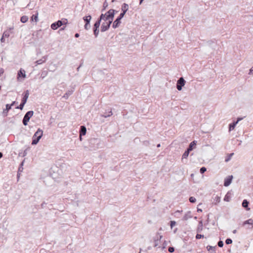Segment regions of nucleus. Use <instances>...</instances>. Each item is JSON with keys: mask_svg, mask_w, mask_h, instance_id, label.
<instances>
[{"mask_svg": "<svg viewBox=\"0 0 253 253\" xmlns=\"http://www.w3.org/2000/svg\"><path fill=\"white\" fill-rule=\"evenodd\" d=\"M197 211H198V212H202V209H199V208H198V209H197Z\"/></svg>", "mask_w": 253, "mask_h": 253, "instance_id": "53", "label": "nucleus"}, {"mask_svg": "<svg viewBox=\"0 0 253 253\" xmlns=\"http://www.w3.org/2000/svg\"><path fill=\"white\" fill-rule=\"evenodd\" d=\"M237 124V122H234L233 123L230 124L229 126V131L233 130Z\"/></svg>", "mask_w": 253, "mask_h": 253, "instance_id": "20", "label": "nucleus"}, {"mask_svg": "<svg viewBox=\"0 0 253 253\" xmlns=\"http://www.w3.org/2000/svg\"><path fill=\"white\" fill-rule=\"evenodd\" d=\"M203 230V222L202 221H200L199 222V224L197 229V232L198 233L201 232Z\"/></svg>", "mask_w": 253, "mask_h": 253, "instance_id": "17", "label": "nucleus"}, {"mask_svg": "<svg viewBox=\"0 0 253 253\" xmlns=\"http://www.w3.org/2000/svg\"><path fill=\"white\" fill-rule=\"evenodd\" d=\"M157 146V147H160V144H158Z\"/></svg>", "mask_w": 253, "mask_h": 253, "instance_id": "63", "label": "nucleus"}, {"mask_svg": "<svg viewBox=\"0 0 253 253\" xmlns=\"http://www.w3.org/2000/svg\"><path fill=\"white\" fill-rule=\"evenodd\" d=\"M128 5L126 3L122 4L121 9L122 12L120 13L119 16L114 21L112 27L114 29L118 27L121 24V20L124 17L128 9Z\"/></svg>", "mask_w": 253, "mask_h": 253, "instance_id": "1", "label": "nucleus"}, {"mask_svg": "<svg viewBox=\"0 0 253 253\" xmlns=\"http://www.w3.org/2000/svg\"><path fill=\"white\" fill-rule=\"evenodd\" d=\"M31 20L37 22L38 21V13H37L36 14L33 15L31 17Z\"/></svg>", "mask_w": 253, "mask_h": 253, "instance_id": "25", "label": "nucleus"}, {"mask_svg": "<svg viewBox=\"0 0 253 253\" xmlns=\"http://www.w3.org/2000/svg\"><path fill=\"white\" fill-rule=\"evenodd\" d=\"M100 23H101L100 19H98L94 23L93 28H99L100 25Z\"/></svg>", "mask_w": 253, "mask_h": 253, "instance_id": "27", "label": "nucleus"}, {"mask_svg": "<svg viewBox=\"0 0 253 253\" xmlns=\"http://www.w3.org/2000/svg\"><path fill=\"white\" fill-rule=\"evenodd\" d=\"M210 253H216L215 250H213L212 251H211Z\"/></svg>", "mask_w": 253, "mask_h": 253, "instance_id": "57", "label": "nucleus"}, {"mask_svg": "<svg viewBox=\"0 0 253 253\" xmlns=\"http://www.w3.org/2000/svg\"><path fill=\"white\" fill-rule=\"evenodd\" d=\"M217 245H218V247H219L221 248V247H222L223 246V245H224V244H223V241H219L218 242Z\"/></svg>", "mask_w": 253, "mask_h": 253, "instance_id": "41", "label": "nucleus"}, {"mask_svg": "<svg viewBox=\"0 0 253 253\" xmlns=\"http://www.w3.org/2000/svg\"><path fill=\"white\" fill-rule=\"evenodd\" d=\"M204 236L203 235H201V234H197L196 236V238L197 239H200L202 238H204Z\"/></svg>", "mask_w": 253, "mask_h": 253, "instance_id": "39", "label": "nucleus"}, {"mask_svg": "<svg viewBox=\"0 0 253 253\" xmlns=\"http://www.w3.org/2000/svg\"><path fill=\"white\" fill-rule=\"evenodd\" d=\"M84 21L85 23L89 24L90 20L91 19V16L90 15H88L87 16H85L83 18Z\"/></svg>", "mask_w": 253, "mask_h": 253, "instance_id": "19", "label": "nucleus"}, {"mask_svg": "<svg viewBox=\"0 0 253 253\" xmlns=\"http://www.w3.org/2000/svg\"><path fill=\"white\" fill-rule=\"evenodd\" d=\"M115 12H117L115 10H114V9H110L108 11H107L106 13H105V21H112V22L113 21V18H114V14H115Z\"/></svg>", "mask_w": 253, "mask_h": 253, "instance_id": "4", "label": "nucleus"}, {"mask_svg": "<svg viewBox=\"0 0 253 253\" xmlns=\"http://www.w3.org/2000/svg\"><path fill=\"white\" fill-rule=\"evenodd\" d=\"M247 224H250L252 226V227H253V220L252 219H249L244 221L243 223V225H245Z\"/></svg>", "mask_w": 253, "mask_h": 253, "instance_id": "23", "label": "nucleus"}, {"mask_svg": "<svg viewBox=\"0 0 253 253\" xmlns=\"http://www.w3.org/2000/svg\"><path fill=\"white\" fill-rule=\"evenodd\" d=\"M108 6V3L107 2L106 0H105L103 3V7L104 9H106V8Z\"/></svg>", "mask_w": 253, "mask_h": 253, "instance_id": "44", "label": "nucleus"}, {"mask_svg": "<svg viewBox=\"0 0 253 253\" xmlns=\"http://www.w3.org/2000/svg\"><path fill=\"white\" fill-rule=\"evenodd\" d=\"M18 77H22L23 78H25L26 74L24 71H22L21 70H19L18 72Z\"/></svg>", "mask_w": 253, "mask_h": 253, "instance_id": "21", "label": "nucleus"}, {"mask_svg": "<svg viewBox=\"0 0 253 253\" xmlns=\"http://www.w3.org/2000/svg\"><path fill=\"white\" fill-rule=\"evenodd\" d=\"M86 132V127L84 126H81L80 130V138L82 140V136L84 135Z\"/></svg>", "mask_w": 253, "mask_h": 253, "instance_id": "9", "label": "nucleus"}, {"mask_svg": "<svg viewBox=\"0 0 253 253\" xmlns=\"http://www.w3.org/2000/svg\"><path fill=\"white\" fill-rule=\"evenodd\" d=\"M64 24L63 22L61 20H58L57 22H55L52 23L51 25V28L53 30H56L59 27H61L62 25Z\"/></svg>", "mask_w": 253, "mask_h": 253, "instance_id": "7", "label": "nucleus"}, {"mask_svg": "<svg viewBox=\"0 0 253 253\" xmlns=\"http://www.w3.org/2000/svg\"><path fill=\"white\" fill-rule=\"evenodd\" d=\"M20 169H22V168H19V170H20Z\"/></svg>", "mask_w": 253, "mask_h": 253, "instance_id": "64", "label": "nucleus"}, {"mask_svg": "<svg viewBox=\"0 0 253 253\" xmlns=\"http://www.w3.org/2000/svg\"><path fill=\"white\" fill-rule=\"evenodd\" d=\"M73 90L67 91L66 93L62 97L65 98V99H67L68 97L73 93Z\"/></svg>", "mask_w": 253, "mask_h": 253, "instance_id": "16", "label": "nucleus"}, {"mask_svg": "<svg viewBox=\"0 0 253 253\" xmlns=\"http://www.w3.org/2000/svg\"><path fill=\"white\" fill-rule=\"evenodd\" d=\"M232 178H233L232 175L228 176L227 177H226L224 180V185L225 186H229L231 183Z\"/></svg>", "mask_w": 253, "mask_h": 253, "instance_id": "8", "label": "nucleus"}, {"mask_svg": "<svg viewBox=\"0 0 253 253\" xmlns=\"http://www.w3.org/2000/svg\"><path fill=\"white\" fill-rule=\"evenodd\" d=\"M33 114L34 112L33 111H29L26 113L22 121L23 124L24 126L27 125L28 122L30 118L33 116Z\"/></svg>", "mask_w": 253, "mask_h": 253, "instance_id": "3", "label": "nucleus"}, {"mask_svg": "<svg viewBox=\"0 0 253 253\" xmlns=\"http://www.w3.org/2000/svg\"><path fill=\"white\" fill-rule=\"evenodd\" d=\"M192 217V215H191V211H187L184 215L183 217V220H187L188 219Z\"/></svg>", "mask_w": 253, "mask_h": 253, "instance_id": "12", "label": "nucleus"}, {"mask_svg": "<svg viewBox=\"0 0 253 253\" xmlns=\"http://www.w3.org/2000/svg\"><path fill=\"white\" fill-rule=\"evenodd\" d=\"M189 201L190 202L192 203H194L196 202V199L195 197H190L189 198Z\"/></svg>", "mask_w": 253, "mask_h": 253, "instance_id": "32", "label": "nucleus"}, {"mask_svg": "<svg viewBox=\"0 0 253 253\" xmlns=\"http://www.w3.org/2000/svg\"><path fill=\"white\" fill-rule=\"evenodd\" d=\"M112 23V21L104 22L101 26V32H104L108 30Z\"/></svg>", "mask_w": 253, "mask_h": 253, "instance_id": "5", "label": "nucleus"}, {"mask_svg": "<svg viewBox=\"0 0 253 253\" xmlns=\"http://www.w3.org/2000/svg\"><path fill=\"white\" fill-rule=\"evenodd\" d=\"M3 154L1 152H0V159L2 157Z\"/></svg>", "mask_w": 253, "mask_h": 253, "instance_id": "55", "label": "nucleus"}, {"mask_svg": "<svg viewBox=\"0 0 253 253\" xmlns=\"http://www.w3.org/2000/svg\"><path fill=\"white\" fill-rule=\"evenodd\" d=\"M168 251L169 253H173L174 251V248L172 247H169L168 249Z\"/></svg>", "mask_w": 253, "mask_h": 253, "instance_id": "42", "label": "nucleus"}, {"mask_svg": "<svg viewBox=\"0 0 253 253\" xmlns=\"http://www.w3.org/2000/svg\"><path fill=\"white\" fill-rule=\"evenodd\" d=\"M46 205V203L44 202H43L42 204H41V207L42 208H43L44 207V206Z\"/></svg>", "mask_w": 253, "mask_h": 253, "instance_id": "46", "label": "nucleus"}, {"mask_svg": "<svg viewBox=\"0 0 253 253\" xmlns=\"http://www.w3.org/2000/svg\"><path fill=\"white\" fill-rule=\"evenodd\" d=\"M25 104V103H24L21 102L20 104V105L17 106V107H16V109H19L20 110H22Z\"/></svg>", "mask_w": 253, "mask_h": 253, "instance_id": "30", "label": "nucleus"}, {"mask_svg": "<svg viewBox=\"0 0 253 253\" xmlns=\"http://www.w3.org/2000/svg\"><path fill=\"white\" fill-rule=\"evenodd\" d=\"M112 115H113V113L112 112V111H110L109 112V114H108V115L103 114V115H102L101 116L103 117H104V118H107L108 117H110V116H112Z\"/></svg>", "mask_w": 253, "mask_h": 253, "instance_id": "31", "label": "nucleus"}, {"mask_svg": "<svg viewBox=\"0 0 253 253\" xmlns=\"http://www.w3.org/2000/svg\"><path fill=\"white\" fill-rule=\"evenodd\" d=\"M196 143L197 142L196 141H193L192 142H191L189 146H188V148H187V149L190 151H191L192 150H193L194 148H195L196 147Z\"/></svg>", "mask_w": 253, "mask_h": 253, "instance_id": "11", "label": "nucleus"}, {"mask_svg": "<svg viewBox=\"0 0 253 253\" xmlns=\"http://www.w3.org/2000/svg\"><path fill=\"white\" fill-rule=\"evenodd\" d=\"M3 37H6V38H8L9 37V33L8 31H5L4 32V33H3Z\"/></svg>", "mask_w": 253, "mask_h": 253, "instance_id": "34", "label": "nucleus"}, {"mask_svg": "<svg viewBox=\"0 0 253 253\" xmlns=\"http://www.w3.org/2000/svg\"><path fill=\"white\" fill-rule=\"evenodd\" d=\"M234 155V153H231L226 158L225 160V161L226 162H228L230 159L231 157Z\"/></svg>", "mask_w": 253, "mask_h": 253, "instance_id": "28", "label": "nucleus"}, {"mask_svg": "<svg viewBox=\"0 0 253 253\" xmlns=\"http://www.w3.org/2000/svg\"><path fill=\"white\" fill-rule=\"evenodd\" d=\"M253 74V67L250 70L249 74Z\"/></svg>", "mask_w": 253, "mask_h": 253, "instance_id": "48", "label": "nucleus"}, {"mask_svg": "<svg viewBox=\"0 0 253 253\" xmlns=\"http://www.w3.org/2000/svg\"><path fill=\"white\" fill-rule=\"evenodd\" d=\"M29 90H26L24 92V95L23 97L22 98L21 102L24 103H26L27 102V99L29 97Z\"/></svg>", "mask_w": 253, "mask_h": 253, "instance_id": "10", "label": "nucleus"}, {"mask_svg": "<svg viewBox=\"0 0 253 253\" xmlns=\"http://www.w3.org/2000/svg\"><path fill=\"white\" fill-rule=\"evenodd\" d=\"M13 27H12V28H10L9 29V30H13Z\"/></svg>", "mask_w": 253, "mask_h": 253, "instance_id": "62", "label": "nucleus"}, {"mask_svg": "<svg viewBox=\"0 0 253 253\" xmlns=\"http://www.w3.org/2000/svg\"><path fill=\"white\" fill-rule=\"evenodd\" d=\"M84 27L85 30H88L90 28V23L89 24L85 23Z\"/></svg>", "mask_w": 253, "mask_h": 253, "instance_id": "38", "label": "nucleus"}, {"mask_svg": "<svg viewBox=\"0 0 253 253\" xmlns=\"http://www.w3.org/2000/svg\"><path fill=\"white\" fill-rule=\"evenodd\" d=\"M80 68V67L79 66L77 68V70L78 71H79Z\"/></svg>", "mask_w": 253, "mask_h": 253, "instance_id": "61", "label": "nucleus"}, {"mask_svg": "<svg viewBox=\"0 0 253 253\" xmlns=\"http://www.w3.org/2000/svg\"><path fill=\"white\" fill-rule=\"evenodd\" d=\"M16 102L15 101H13L12 103L10 104L12 106H13L15 104Z\"/></svg>", "mask_w": 253, "mask_h": 253, "instance_id": "54", "label": "nucleus"}, {"mask_svg": "<svg viewBox=\"0 0 253 253\" xmlns=\"http://www.w3.org/2000/svg\"><path fill=\"white\" fill-rule=\"evenodd\" d=\"M182 211H178V210L176 211L175 212V216L177 215V213H180Z\"/></svg>", "mask_w": 253, "mask_h": 253, "instance_id": "47", "label": "nucleus"}, {"mask_svg": "<svg viewBox=\"0 0 253 253\" xmlns=\"http://www.w3.org/2000/svg\"><path fill=\"white\" fill-rule=\"evenodd\" d=\"M190 152V151H189L188 149H187L184 152V153H183V154L182 155V160H183L184 159H186L188 157Z\"/></svg>", "mask_w": 253, "mask_h": 253, "instance_id": "22", "label": "nucleus"}, {"mask_svg": "<svg viewBox=\"0 0 253 253\" xmlns=\"http://www.w3.org/2000/svg\"><path fill=\"white\" fill-rule=\"evenodd\" d=\"M28 20V17L27 16H22L21 17L20 21L22 23H25Z\"/></svg>", "mask_w": 253, "mask_h": 253, "instance_id": "24", "label": "nucleus"}, {"mask_svg": "<svg viewBox=\"0 0 253 253\" xmlns=\"http://www.w3.org/2000/svg\"><path fill=\"white\" fill-rule=\"evenodd\" d=\"M162 237L163 236L162 235H160L159 233L157 234V237H156V238L154 240V247H155L158 246V245H159L158 241H159V240H161V239L162 238Z\"/></svg>", "mask_w": 253, "mask_h": 253, "instance_id": "13", "label": "nucleus"}, {"mask_svg": "<svg viewBox=\"0 0 253 253\" xmlns=\"http://www.w3.org/2000/svg\"><path fill=\"white\" fill-rule=\"evenodd\" d=\"M185 81L183 79V78H180L177 82L176 84V88L178 90H181L182 89V87L185 84Z\"/></svg>", "mask_w": 253, "mask_h": 253, "instance_id": "6", "label": "nucleus"}, {"mask_svg": "<svg viewBox=\"0 0 253 253\" xmlns=\"http://www.w3.org/2000/svg\"><path fill=\"white\" fill-rule=\"evenodd\" d=\"M64 29H65V27L61 28L60 29V31H61V30H64Z\"/></svg>", "mask_w": 253, "mask_h": 253, "instance_id": "60", "label": "nucleus"}, {"mask_svg": "<svg viewBox=\"0 0 253 253\" xmlns=\"http://www.w3.org/2000/svg\"><path fill=\"white\" fill-rule=\"evenodd\" d=\"M140 0V2H139V4H141L142 3V2L144 1V0Z\"/></svg>", "mask_w": 253, "mask_h": 253, "instance_id": "58", "label": "nucleus"}, {"mask_svg": "<svg viewBox=\"0 0 253 253\" xmlns=\"http://www.w3.org/2000/svg\"><path fill=\"white\" fill-rule=\"evenodd\" d=\"M220 201V197L218 195H216L213 199V204L214 205H217Z\"/></svg>", "mask_w": 253, "mask_h": 253, "instance_id": "18", "label": "nucleus"}, {"mask_svg": "<svg viewBox=\"0 0 253 253\" xmlns=\"http://www.w3.org/2000/svg\"><path fill=\"white\" fill-rule=\"evenodd\" d=\"M12 106L10 104L6 105V111H9L11 109Z\"/></svg>", "mask_w": 253, "mask_h": 253, "instance_id": "40", "label": "nucleus"}, {"mask_svg": "<svg viewBox=\"0 0 253 253\" xmlns=\"http://www.w3.org/2000/svg\"><path fill=\"white\" fill-rule=\"evenodd\" d=\"M42 134L43 131L41 129L39 128L33 136L32 144L36 145L42 137Z\"/></svg>", "mask_w": 253, "mask_h": 253, "instance_id": "2", "label": "nucleus"}, {"mask_svg": "<svg viewBox=\"0 0 253 253\" xmlns=\"http://www.w3.org/2000/svg\"><path fill=\"white\" fill-rule=\"evenodd\" d=\"M215 247H212L209 245L207 247V249L208 251H212L213 250H215Z\"/></svg>", "mask_w": 253, "mask_h": 253, "instance_id": "29", "label": "nucleus"}, {"mask_svg": "<svg viewBox=\"0 0 253 253\" xmlns=\"http://www.w3.org/2000/svg\"><path fill=\"white\" fill-rule=\"evenodd\" d=\"M4 72V70L3 69L1 68L0 69V75H1Z\"/></svg>", "mask_w": 253, "mask_h": 253, "instance_id": "50", "label": "nucleus"}, {"mask_svg": "<svg viewBox=\"0 0 253 253\" xmlns=\"http://www.w3.org/2000/svg\"><path fill=\"white\" fill-rule=\"evenodd\" d=\"M4 37H3V36H2L0 39V41L1 42H5V40H4Z\"/></svg>", "mask_w": 253, "mask_h": 253, "instance_id": "49", "label": "nucleus"}, {"mask_svg": "<svg viewBox=\"0 0 253 253\" xmlns=\"http://www.w3.org/2000/svg\"><path fill=\"white\" fill-rule=\"evenodd\" d=\"M225 243L227 245H229V244H232V240L230 238H227L225 240Z\"/></svg>", "mask_w": 253, "mask_h": 253, "instance_id": "36", "label": "nucleus"}, {"mask_svg": "<svg viewBox=\"0 0 253 253\" xmlns=\"http://www.w3.org/2000/svg\"><path fill=\"white\" fill-rule=\"evenodd\" d=\"M206 170L207 169L205 167H202L200 169V171L202 174L204 173Z\"/></svg>", "mask_w": 253, "mask_h": 253, "instance_id": "37", "label": "nucleus"}, {"mask_svg": "<svg viewBox=\"0 0 253 253\" xmlns=\"http://www.w3.org/2000/svg\"><path fill=\"white\" fill-rule=\"evenodd\" d=\"M105 14H101L99 17V18L98 19H100V21H101L102 20H104L105 21Z\"/></svg>", "mask_w": 253, "mask_h": 253, "instance_id": "33", "label": "nucleus"}, {"mask_svg": "<svg viewBox=\"0 0 253 253\" xmlns=\"http://www.w3.org/2000/svg\"><path fill=\"white\" fill-rule=\"evenodd\" d=\"M79 36H80V35H79V34H78V33H76V34H75V38H78V37H79Z\"/></svg>", "mask_w": 253, "mask_h": 253, "instance_id": "52", "label": "nucleus"}, {"mask_svg": "<svg viewBox=\"0 0 253 253\" xmlns=\"http://www.w3.org/2000/svg\"><path fill=\"white\" fill-rule=\"evenodd\" d=\"M242 119H243V118H238L237 119V121H236L235 122H237V124H238V122H239L240 121L242 120Z\"/></svg>", "mask_w": 253, "mask_h": 253, "instance_id": "51", "label": "nucleus"}, {"mask_svg": "<svg viewBox=\"0 0 253 253\" xmlns=\"http://www.w3.org/2000/svg\"><path fill=\"white\" fill-rule=\"evenodd\" d=\"M83 65V62L81 63L80 65H79V67L81 68Z\"/></svg>", "mask_w": 253, "mask_h": 253, "instance_id": "59", "label": "nucleus"}, {"mask_svg": "<svg viewBox=\"0 0 253 253\" xmlns=\"http://www.w3.org/2000/svg\"><path fill=\"white\" fill-rule=\"evenodd\" d=\"M236 233H237V230H234L233 231V234H236Z\"/></svg>", "mask_w": 253, "mask_h": 253, "instance_id": "56", "label": "nucleus"}, {"mask_svg": "<svg viewBox=\"0 0 253 253\" xmlns=\"http://www.w3.org/2000/svg\"><path fill=\"white\" fill-rule=\"evenodd\" d=\"M176 224V222L174 221H170V227L172 228Z\"/></svg>", "mask_w": 253, "mask_h": 253, "instance_id": "43", "label": "nucleus"}, {"mask_svg": "<svg viewBox=\"0 0 253 253\" xmlns=\"http://www.w3.org/2000/svg\"><path fill=\"white\" fill-rule=\"evenodd\" d=\"M93 34L95 36V37L96 38L97 37L98 34H99V28H93Z\"/></svg>", "mask_w": 253, "mask_h": 253, "instance_id": "26", "label": "nucleus"}, {"mask_svg": "<svg viewBox=\"0 0 253 253\" xmlns=\"http://www.w3.org/2000/svg\"><path fill=\"white\" fill-rule=\"evenodd\" d=\"M8 111H6V109H4L3 111V114L5 116H7Z\"/></svg>", "mask_w": 253, "mask_h": 253, "instance_id": "45", "label": "nucleus"}, {"mask_svg": "<svg viewBox=\"0 0 253 253\" xmlns=\"http://www.w3.org/2000/svg\"><path fill=\"white\" fill-rule=\"evenodd\" d=\"M230 196L228 195V194L227 193L225 195V196L224 198V200L226 202H229L230 201Z\"/></svg>", "mask_w": 253, "mask_h": 253, "instance_id": "35", "label": "nucleus"}, {"mask_svg": "<svg viewBox=\"0 0 253 253\" xmlns=\"http://www.w3.org/2000/svg\"><path fill=\"white\" fill-rule=\"evenodd\" d=\"M249 204V202L247 200H243L242 202V206L246 208L247 211H249L250 210V209L248 208Z\"/></svg>", "mask_w": 253, "mask_h": 253, "instance_id": "15", "label": "nucleus"}, {"mask_svg": "<svg viewBox=\"0 0 253 253\" xmlns=\"http://www.w3.org/2000/svg\"><path fill=\"white\" fill-rule=\"evenodd\" d=\"M46 59H47V56H44L42 57V58L36 61L35 63L36 64V65H40V64H42V63L45 62L46 60Z\"/></svg>", "mask_w": 253, "mask_h": 253, "instance_id": "14", "label": "nucleus"}]
</instances>
